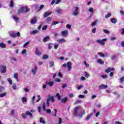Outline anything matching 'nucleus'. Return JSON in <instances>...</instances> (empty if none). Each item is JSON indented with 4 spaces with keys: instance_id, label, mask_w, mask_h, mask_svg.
Wrapping results in <instances>:
<instances>
[{
    "instance_id": "nucleus-6",
    "label": "nucleus",
    "mask_w": 124,
    "mask_h": 124,
    "mask_svg": "<svg viewBox=\"0 0 124 124\" xmlns=\"http://www.w3.org/2000/svg\"><path fill=\"white\" fill-rule=\"evenodd\" d=\"M0 69L1 71V73H5L6 72V66L4 65H1L0 66Z\"/></svg>"
},
{
    "instance_id": "nucleus-25",
    "label": "nucleus",
    "mask_w": 124,
    "mask_h": 124,
    "mask_svg": "<svg viewBox=\"0 0 124 124\" xmlns=\"http://www.w3.org/2000/svg\"><path fill=\"white\" fill-rule=\"evenodd\" d=\"M97 62H98V63H99L100 64H104V62L101 59H97Z\"/></svg>"
},
{
    "instance_id": "nucleus-12",
    "label": "nucleus",
    "mask_w": 124,
    "mask_h": 124,
    "mask_svg": "<svg viewBox=\"0 0 124 124\" xmlns=\"http://www.w3.org/2000/svg\"><path fill=\"white\" fill-rule=\"evenodd\" d=\"M114 70H115V68L108 67L107 69L105 70V72L108 73V72H111V71H114Z\"/></svg>"
},
{
    "instance_id": "nucleus-46",
    "label": "nucleus",
    "mask_w": 124,
    "mask_h": 124,
    "mask_svg": "<svg viewBox=\"0 0 124 124\" xmlns=\"http://www.w3.org/2000/svg\"><path fill=\"white\" fill-rule=\"evenodd\" d=\"M12 88L13 90H16L17 89V85H16V84H14L12 86Z\"/></svg>"
},
{
    "instance_id": "nucleus-16",
    "label": "nucleus",
    "mask_w": 124,
    "mask_h": 124,
    "mask_svg": "<svg viewBox=\"0 0 124 124\" xmlns=\"http://www.w3.org/2000/svg\"><path fill=\"white\" fill-rule=\"evenodd\" d=\"M46 85H48L49 87H53V86H54V81L49 82L48 81H46Z\"/></svg>"
},
{
    "instance_id": "nucleus-56",
    "label": "nucleus",
    "mask_w": 124,
    "mask_h": 124,
    "mask_svg": "<svg viewBox=\"0 0 124 124\" xmlns=\"http://www.w3.org/2000/svg\"><path fill=\"white\" fill-rule=\"evenodd\" d=\"M5 95H6V93H3L0 94V97H3L4 96H5Z\"/></svg>"
},
{
    "instance_id": "nucleus-35",
    "label": "nucleus",
    "mask_w": 124,
    "mask_h": 124,
    "mask_svg": "<svg viewBox=\"0 0 124 124\" xmlns=\"http://www.w3.org/2000/svg\"><path fill=\"white\" fill-rule=\"evenodd\" d=\"M7 81L9 82L10 84H11V85H13V82H12V79H11V78H8L7 79Z\"/></svg>"
},
{
    "instance_id": "nucleus-42",
    "label": "nucleus",
    "mask_w": 124,
    "mask_h": 124,
    "mask_svg": "<svg viewBox=\"0 0 124 124\" xmlns=\"http://www.w3.org/2000/svg\"><path fill=\"white\" fill-rule=\"evenodd\" d=\"M103 31L104 32V33H106L107 34H109V33H110V32H109V31L105 29L103 30Z\"/></svg>"
},
{
    "instance_id": "nucleus-22",
    "label": "nucleus",
    "mask_w": 124,
    "mask_h": 124,
    "mask_svg": "<svg viewBox=\"0 0 124 124\" xmlns=\"http://www.w3.org/2000/svg\"><path fill=\"white\" fill-rule=\"evenodd\" d=\"M36 54L37 56H41V55H42V53L39 51V50L37 47L36 48Z\"/></svg>"
},
{
    "instance_id": "nucleus-1",
    "label": "nucleus",
    "mask_w": 124,
    "mask_h": 124,
    "mask_svg": "<svg viewBox=\"0 0 124 124\" xmlns=\"http://www.w3.org/2000/svg\"><path fill=\"white\" fill-rule=\"evenodd\" d=\"M85 114H86V111L81 107L78 106L74 108L73 111V116L74 117H80V118H83V116Z\"/></svg>"
},
{
    "instance_id": "nucleus-10",
    "label": "nucleus",
    "mask_w": 124,
    "mask_h": 124,
    "mask_svg": "<svg viewBox=\"0 0 124 124\" xmlns=\"http://www.w3.org/2000/svg\"><path fill=\"white\" fill-rule=\"evenodd\" d=\"M23 8H24L23 9L24 11V14L26 13H28V12H30V8L29 7L26 6H23Z\"/></svg>"
},
{
    "instance_id": "nucleus-51",
    "label": "nucleus",
    "mask_w": 124,
    "mask_h": 124,
    "mask_svg": "<svg viewBox=\"0 0 124 124\" xmlns=\"http://www.w3.org/2000/svg\"><path fill=\"white\" fill-rule=\"evenodd\" d=\"M55 81L58 82V83H61L62 82V80H61V79H60L59 78H58L55 79Z\"/></svg>"
},
{
    "instance_id": "nucleus-37",
    "label": "nucleus",
    "mask_w": 124,
    "mask_h": 124,
    "mask_svg": "<svg viewBox=\"0 0 124 124\" xmlns=\"http://www.w3.org/2000/svg\"><path fill=\"white\" fill-rule=\"evenodd\" d=\"M42 108L44 111L46 110V107L45 106V102H44L42 105Z\"/></svg>"
},
{
    "instance_id": "nucleus-11",
    "label": "nucleus",
    "mask_w": 124,
    "mask_h": 124,
    "mask_svg": "<svg viewBox=\"0 0 124 124\" xmlns=\"http://www.w3.org/2000/svg\"><path fill=\"white\" fill-rule=\"evenodd\" d=\"M39 33V30H33V31H30V34H31L32 35H34V34H36V33Z\"/></svg>"
},
{
    "instance_id": "nucleus-9",
    "label": "nucleus",
    "mask_w": 124,
    "mask_h": 124,
    "mask_svg": "<svg viewBox=\"0 0 124 124\" xmlns=\"http://www.w3.org/2000/svg\"><path fill=\"white\" fill-rule=\"evenodd\" d=\"M52 14V12H46L43 15L44 18H47L48 16H50Z\"/></svg>"
},
{
    "instance_id": "nucleus-58",
    "label": "nucleus",
    "mask_w": 124,
    "mask_h": 124,
    "mask_svg": "<svg viewBox=\"0 0 124 124\" xmlns=\"http://www.w3.org/2000/svg\"><path fill=\"white\" fill-rule=\"evenodd\" d=\"M27 53V49H23L22 52V55H25Z\"/></svg>"
},
{
    "instance_id": "nucleus-59",
    "label": "nucleus",
    "mask_w": 124,
    "mask_h": 124,
    "mask_svg": "<svg viewBox=\"0 0 124 124\" xmlns=\"http://www.w3.org/2000/svg\"><path fill=\"white\" fill-rule=\"evenodd\" d=\"M29 43H30V42L28 41L26 43H25L24 45H23V47H26V46H28V45L29 44Z\"/></svg>"
},
{
    "instance_id": "nucleus-17",
    "label": "nucleus",
    "mask_w": 124,
    "mask_h": 124,
    "mask_svg": "<svg viewBox=\"0 0 124 124\" xmlns=\"http://www.w3.org/2000/svg\"><path fill=\"white\" fill-rule=\"evenodd\" d=\"M62 36H67V35L68 34V31H62Z\"/></svg>"
},
{
    "instance_id": "nucleus-32",
    "label": "nucleus",
    "mask_w": 124,
    "mask_h": 124,
    "mask_svg": "<svg viewBox=\"0 0 124 124\" xmlns=\"http://www.w3.org/2000/svg\"><path fill=\"white\" fill-rule=\"evenodd\" d=\"M55 64V63L53 61H51L49 62V67H53Z\"/></svg>"
},
{
    "instance_id": "nucleus-52",
    "label": "nucleus",
    "mask_w": 124,
    "mask_h": 124,
    "mask_svg": "<svg viewBox=\"0 0 124 124\" xmlns=\"http://www.w3.org/2000/svg\"><path fill=\"white\" fill-rule=\"evenodd\" d=\"M47 86H48L47 83H46V84L43 85V87H42L43 90H45V89H46V88H47Z\"/></svg>"
},
{
    "instance_id": "nucleus-50",
    "label": "nucleus",
    "mask_w": 124,
    "mask_h": 124,
    "mask_svg": "<svg viewBox=\"0 0 124 124\" xmlns=\"http://www.w3.org/2000/svg\"><path fill=\"white\" fill-rule=\"evenodd\" d=\"M11 114V116H14V115H15V110H14V109H12Z\"/></svg>"
},
{
    "instance_id": "nucleus-61",
    "label": "nucleus",
    "mask_w": 124,
    "mask_h": 124,
    "mask_svg": "<svg viewBox=\"0 0 124 124\" xmlns=\"http://www.w3.org/2000/svg\"><path fill=\"white\" fill-rule=\"evenodd\" d=\"M84 87L83 85L78 86V90H81Z\"/></svg>"
},
{
    "instance_id": "nucleus-26",
    "label": "nucleus",
    "mask_w": 124,
    "mask_h": 124,
    "mask_svg": "<svg viewBox=\"0 0 124 124\" xmlns=\"http://www.w3.org/2000/svg\"><path fill=\"white\" fill-rule=\"evenodd\" d=\"M46 23L49 24L50 22L52 21V17L49 16L46 19Z\"/></svg>"
},
{
    "instance_id": "nucleus-57",
    "label": "nucleus",
    "mask_w": 124,
    "mask_h": 124,
    "mask_svg": "<svg viewBox=\"0 0 124 124\" xmlns=\"http://www.w3.org/2000/svg\"><path fill=\"white\" fill-rule=\"evenodd\" d=\"M97 22L96 21H95L94 22H92V26L94 27L95 25H96Z\"/></svg>"
},
{
    "instance_id": "nucleus-63",
    "label": "nucleus",
    "mask_w": 124,
    "mask_h": 124,
    "mask_svg": "<svg viewBox=\"0 0 124 124\" xmlns=\"http://www.w3.org/2000/svg\"><path fill=\"white\" fill-rule=\"evenodd\" d=\"M79 98H84L85 97V95H78Z\"/></svg>"
},
{
    "instance_id": "nucleus-19",
    "label": "nucleus",
    "mask_w": 124,
    "mask_h": 124,
    "mask_svg": "<svg viewBox=\"0 0 124 124\" xmlns=\"http://www.w3.org/2000/svg\"><path fill=\"white\" fill-rule=\"evenodd\" d=\"M50 38L49 36H46L43 38V42H47V41H48V40H50Z\"/></svg>"
},
{
    "instance_id": "nucleus-49",
    "label": "nucleus",
    "mask_w": 124,
    "mask_h": 124,
    "mask_svg": "<svg viewBox=\"0 0 124 124\" xmlns=\"http://www.w3.org/2000/svg\"><path fill=\"white\" fill-rule=\"evenodd\" d=\"M14 20H15V21H16V22H17V21H19V18L16 16H13V17Z\"/></svg>"
},
{
    "instance_id": "nucleus-60",
    "label": "nucleus",
    "mask_w": 124,
    "mask_h": 124,
    "mask_svg": "<svg viewBox=\"0 0 124 124\" xmlns=\"http://www.w3.org/2000/svg\"><path fill=\"white\" fill-rule=\"evenodd\" d=\"M84 64L86 67H89V66H90V65L87 63V62L86 61H84Z\"/></svg>"
},
{
    "instance_id": "nucleus-7",
    "label": "nucleus",
    "mask_w": 124,
    "mask_h": 124,
    "mask_svg": "<svg viewBox=\"0 0 124 124\" xmlns=\"http://www.w3.org/2000/svg\"><path fill=\"white\" fill-rule=\"evenodd\" d=\"M10 36L11 37H20L21 36V33H19V32H17V33H12L10 34Z\"/></svg>"
},
{
    "instance_id": "nucleus-34",
    "label": "nucleus",
    "mask_w": 124,
    "mask_h": 124,
    "mask_svg": "<svg viewBox=\"0 0 124 124\" xmlns=\"http://www.w3.org/2000/svg\"><path fill=\"white\" fill-rule=\"evenodd\" d=\"M21 100L23 103H25V102H27V97H23Z\"/></svg>"
},
{
    "instance_id": "nucleus-8",
    "label": "nucleus",
    "mask_w": 124,
    "mask_h": 124,
    "mask_svg": "<svg viewBox=\"0 0 124 124\" xmlns=\"http://www.w3.org/2000/svg\"><path fill=\"white\" fill-rule=\"evenodd\" d=\"M106 39H103L102 40H97L96 41V42H97V43H98L99 44H101V45H104V44H105V43L104 42H106Z\"/></svg>"
},
{
    "instance_id": "nucleus-43",
    "label": "nucleus",
    "mask_w": 124,
    "mask_h": 124,
    "mask_svg": "<svg viewBox=\"0 0 124 124\" xmlns=\"http://www.w3.org/2000/svg\"><path fill=\"white\" fill-rule=\"evenodd\" d=\"M85 77H86V78H89L90 77V75L87 73V72H84Z\"/></svg>"
},
{
    "instance_id": "nucleus-54",
    "label": "nucleus",
    "mask_w": 124,
    "mask_h": 124,
    "mask_svg": "<svg viewBox=\"0 0 124 124\" xmlns=\"http://www.w3.org/2000/svg\"><path fill=\"white\" fill-rule=\"evenodd\" d=\"M88 11L91 13H93V8H90Z\"/></svg>"
},
{
    "instance_id": "nucleus-5",
    "label": "nucleus",
    "mask_w": 124,
    "mask_h": 124,
    "mask_svg": "<svg viewBox=\"0 0 124 124\" xmlns=\"http://www.w3.org/2000/svg\"><path fill=\"white\" fill-rule=\"evenodd\" d=\"M24 9H25V8H24V6L19 7V9L17 10V14L18 15L21 14V13H22V14H25V11H24Z\"/></svg>"
},
{
    "instance_id": "nucleus-18",
    "label": "nucleus",
    "mask_w": 124,
    "mask_h": 124,
    "mask_svg": "<svg viewBox=\"0 0 124 124\" xmlns=\"http://www.w3.org/2000/svg\"><path fill=\"white\" fill-rule=\"evenodd\" d=\"M58 43H59L60 44H62V43H64L65 42H66V40L63 38L62 39H60L59 40L57 41Z\"/></svg>"
},
{
    "instance_id": "nucleus-36",
    "label": "nucleus",
    "mask_w": 124,
    "mask_h": 124,
    "mask_svg": "<svg viewBox=\"0 0 124 124\" xmlns=\"http://www.w3.org/2000/svg\"><path fill=\"white\" fill-rule=\"evenodd\" d=\"M14 78L16 79L17 81H18V74L17 73H15L14 75Z\"/></svg>"
},
{
    "instance_id": "nucleus-13",
    "label": "nucleus",
    "mask_w": 124,
    "mask_h": 124,
    "mask_svg": "<svg viewBox=\"0 0 124 124\" xmlns=\"http://www.w3.org/2000/svg\"><path fill=\"white\" fill-rule=\"evenodd\" d=\"M36 71H37V66H35L34 68L32 69L31 70V72L33 75H35V74L36 73Z\"/></svg>"
},
{
    "instance_id": "nucleus-30",
    "label": "nucleus",
    "mask_w": 124,
    "mask_h": 124,
    "mask_svg": "<svg viewBox=\"0 0 124 124\" xmlns=\"http://www.w3.org/2000/svg\"><path fill=\"white\" fill-rule=\"evenodd\" d=\"M93 115V113H92L90 115H89L88 116H87V117L86 118V120L87 121H89L90 120V119H92V116Z\"/></svg>"
},
{
    "instance_id": "nucleus-45",
    "label": "nucleus",
    "mask_w": 124,
    "mask_h": 124,
    "mask_svg": "<svg viewBox=\"0 0 124 124\" xmlns=\"http://www.w3.org/2000/svg\"><path fill=\"white\" fill-rule=\"evenodd\" d=\"M98 55H99L100 57H102L103 58L105 57V55H104L103 53H98Z\"/></svg>"
},
{
    "instance_id": "nucleus-33",
    "label": "nucleus",
    "mask_w": 124,
    "mask_h": 124,
    "mask_svg": "<svg viewBox=\"0 0 124 124\" xmlns=\"http://www.w3.org/2000/svg\"><path fill=\"white\" fill-rule=\"evenodd\" d=\"M44 111H46V113H47V114H52V111L50 109H46V110H44Z\"/></svg>"
},
{
    "instance_id": "nucleus-62",
    "label": "nucleus",
    "mask_w": 124,
    "mask_h": 124,
    "mask_svg": "<svg viewBox=\"0 0 124 124\" xmlns=\"http://www.w3.org/2000/svg\"><path fill=\"white\" fill-rule=\"evenodd\" d=\"M58 24H59V22L54 21L53 23H52V26H55V25H57Z\"/></svg>"
},
{
    "instance_id": "nucleus-55",
    "label": "nucleus",
    "mask_w": 124,
    "mask_h": 124,
    "mask_svg": "<svg viewBox=\"0 0 124 124\" xmlns=\"http://www.w3.org/2000/svg\"><path fill=\"white\" fill-rule=\"evenodd\" d=\"M101 77H102L103 79H107V76L106 75H101Z\"/></svg>"
},
{
    "instance_id": "nucleus-15",
    "label": "nucleus",
    "mask_w": 124,
    "mask_h": 124,
    "mask_svg": "<svg viewBox=\"0 0 124 124\" xmlns=\"http://www.w3.org/2000/svg\"><path fill=\"white\" fill-rule=\"evenodd\" d=\"M107 88H108V86L106 85H101L99 86V90H104V89H107Z\"/></svg>"
},
{
    "instance_id": "nucleus-27",
    "label": "nucleus",
    "mask_w": 124,
    "mask_h": 124,
    "mask_svg": "<svg viewBox=\"0 0 124 124\" xmlns=\"http://www.w3.org/2000/svg\"><path fill=\"white\" fill-rule=\"evenodd\" d=\"M68 99L67 97H66L64 98L61 99V102L62 103H65V102L67 101Z\"/></svg>"
},
{
    "instance_id": "nucleus-23",
    "label": "nucleus",
    "mask_w": 124,
    "mask_h": 124,
    "mask_svg": "<svg viewBox=\"0 0 124 124\" xmlns=\"http://www.w3.org/2000/svg\"><path fill=\"white\" fill-rule=\"evenodd\" d=\"M0 47L1 49H4L6 47V45L3 43H0Z\"/></svg>"
},
{
    "instance_id": "nucleus-40",
    "label": "nucleus",
    "mask_w": 124,
    "mask_h": 124,
    "mask_svg": "<svg viewBox=\"0 0 124 124\" xmlns=\"http://www.w3.org/2000/svg\"><path fill=\"white\" fill-rule=\"evenodd\" d=\"M110 16H111V13H108L105 16V18H109V17H110Z\"/></svg>"
},
{
    "instance_id": "nucleus-64",
    "label": "nucleus",
    "mask_w": 124,
    "mask_h": 124,
    "mask_svg": "<svg viewBox=\"0 0 124 124\" xmlns=\"http://www.w3.org/2000/svg\"><path fill=\"white\" fill-rule=\"evenodd\" d=\"M120 14L122 15L123 16H124V11H120Z\"/></svg>"
},
{
    "instance_id": "nucleus-48",
    "label": "nucleus",
    "mask_w": 124,
    "mask_h": 124,
    "mask_svg": "<svg viewBox=\"0 0 124 124\" xmlns=\"http://www.w3.org/2000/svg\"><path fill=\"white\" fill-rule=\"evenodd\" d=\"M48 28V26L46 25L42 28V31H46Z\"/></svg>"
},
{
    "instance_id": "nucleus-4",
    "label": "nucleus",
    "mask_w": 124,
    "mask_h": 124,
    "mask_svg": "<svg viewBox=\"0 0 124 124\" xmlns=\"http://www.w3.org/2000/svg\"><path fill=\"white\" fill-rule=\"evenodd\" d=\"M79 8L78 7H75V9L74 10L73 13H72V15L73 16H78L79 14Z\"/></svg>"
},
{
    "instance_id": "nucleus-41",
    "label": "nucleus",
    "mask_w": 124,
    "mask_h": 124,
    "mask_svg": "<svg viewBox=\"0 0 124 124\" xmlns=\"http://www.w3.org/2000/svg\"><path fill=\"white\" fill-rule=\"evenodd\" d=\"M27 114L26 113H22V117L23 118V119H27Z\"/></svg>"
},
{
    "instance_id": "nucleus-29",
    "label": "nucleus",
    "mask_w": 124,
    "mask_h": 124,
    "mask_svg": "<svg viewBox=\"0 0 124 124\" xmlns=\"http://www.w3.org/2000/svg\"><path fill=\"white\" fill-rule=\"evenodd\" d=\"M62 9H58L56 10V12L57 13V14H62Z\"/></svg>"
},
{
    "instance_id": "nucleus-20",
    "label": "nucleus",
    "mask_w": 124,
    "mask_h": 124,
    "mask_svg": "<svg viewBox=\"0 0 124 124\" xmlns=\"http://www.w3.org/2000/svg\"><path fill=\"white\" fill-rule=\"evenodd\" d=\"M40 123L41 124H46V122L45 121V119H44L42 117H41L40 118Z\"/></svg>"
},
{
    "instance_id": "nucleus-28",
    "label": "nucleus",
    "mask_w": 124,
    "mask_h": 124,
    "mask_svg": "<svg viewBox=\"0 0 124 124\" xmlns=\"http://www.w3.org/2000/svg\"><path fill=\"white\" fill-rule=\"evenodd\" d=\"M10 6L12 8L14 7V1H13V0H11L10 1Z\"/></svg>"
},
{
    "instance_id": "nucleus-53",
    "label": "nucleus",
    "mask_w": 124,
    "mask_h": 124,
    "mask_svg": "<svg viewBox=\"0 0 124 124\" xmlns=\"http://www.w3.org/2000/svg\"><path fill=\"white\" fill-rule=\"evenodd\" d=\"M66 28L67 29H68L69 30H70V29H71V25H70L69 24H67L66 26Z\"/></svg>"
},
{
    "instance_id": "nucleus-38",
    "label": "nucleus",
    "mask_w": 124,
    "mask_h": 124,
    "mask_svg": "<svg viewBox=\"0 0 124 124\" xmlns=\"http://www.w3.org/2000/svg\"><path fill=\"white\" fill-rule=\"evenodd\" d=\"M124 82V77H123L120 78V83H123Z\"/></svg>"
},
{
    "instance_id": "nucleus-21",
    "label": "nucleus",
    "mask_w": 124,
    "mask_h": 124,
    "mask_svg": "<svg viewBox=\"0 0 124 124\" xmlns=\"http://www.w3.org/2000/svg\"><path fill=\"white\" fill-rule=\"evenodd\" d=\"M26 114L27 115V116H30L31 118H33V115H32V113L30 112V111H26Z\"/></svg>"
},
{
    "instance_id": "nucleus-3",
    "label": "nucleus",
    "mask_w": 124,
    "mask_h": 124,
    "mask_svg": "<svg viewBox=\"0 0 124 124\" xmlns=\"http://www.w3.org/2000/svg\"><path fill=\"white\" fill-rule=\"evenodd\" d=\"M51 101L52 103L55 102V99L54 98V96H50L49 95H48V97L46 99V106L47 107H49L50 106V103H49V101Z\"/></svg>"
},
{
    "instance_id": "nucleus-24",
    "label": "nucleus",
    "mask_w": 124,
    "mask_h": 124,
    "mask_svg": "<svg viewBox=\"0 0 124 124\" xmlns=\"http://www.w3.org/2000/svg\"><path fill=\"white\" fill-rule=\"evenodd\" d=\"M110 22H111V23H112L113 24H116L118 22V21H117V19L115 18H112L110 19Z\"/></svg>"
},
{
    "instance_id": "nucleus-31",
    "label": "nucleus",
    "mask_w": 124,
    "mask_h": 124,
    "mask_svg": "<svg viewBox=\"0 0 124 124\" xmlns=\"http://www.w3.org/2000/svg\"><path fill=\"white\" fill-rule=\"evenodd\" d=\"M56 97L58 98V100H61L62 99V96H61L59 93H57Z\"/></svg>"
},
{
    "instance_id": "nucleus-14",
    "label": "nucleus",
    "mask_w": 124,
    "mask_h": 124,
    "mask_svg": "<svg viewBox=\"0 0 124 124\" xmlns=\"http://www.w3.org/2000/svg\"><path fill=\"white\" fill-rule=\"evenodd\" d=\"M37 22V19H36V17H34L32 18V19L31 21V23L32 24H36V23Z\"/></svg>"
},
{
    "instance_id": "nucleus-47",
    "label": "nucleus",
    "mask_w": 124,
    "mask_h": 124,
    "mask_svg": "<svg viewBox=\"0 0 124 124\" xmlns=\"http://www.w3.org/2000/svg\"><path fill=\"white\" fill-rule=\"evenodd\" d=\"M49 58V56L47 55H44L43 57V60H47Z\"/></svg>"
},
{
    "instance_id": "nucleus-2",
    "label": "nucleus",
    "mask_w": 124,
    "mask_h": 124,
    "mask_svg": "<svg viewBox=\"0 0 124 124\" xmlns=\"http://www.w3.org/2000/svg\"><path fill=\"white\" fill-rule=\"evenodd\" d=\"M62 67H65V68H67L68 71H70L72 69V62H68L67 63H64L62 65Z\"/></svg>"
},
{
    "instance_id": "nucleus-39",
    "label": "nucleus",
    "mask_w": 124,
    "mask_h": 124,
    "mask_svg": "<svg viewBox=\"0 0 124 124\" xmlns=\"http://www.w3.org/2000/svg\"><path fill=\"white\" fill-rule=\"evenodd\" d=\"M51 45H53V43H49L48 44V48L49 50H51L52 49V46H51Z\"/></svg>"
},
{
    "instance_id": "nucleus-44",
    "label": "nucleus",
    "mask_w": 124,
    "mask_h": 124,
    "mask_svg": "<svg viewBox=\"0 0 124 124\" xmlns=\"http://www.w3.org/2000/svg\"><path fill=\"white\" fill-rule=\"evenodd\" d=\"M38 99L36 100V102H39L40 101V100L41 99V97H40V95H37Z\"/></svg>"
}]
</instances>
